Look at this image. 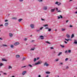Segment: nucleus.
Instances as JSON below:
<instances>
[{"mask_svg": "<svg viewBox=\"0 0 77 77\" xmlns=\"http://www.w3.org/2000/svg\"><path fill=\"white\" fill-rule=\"evenodd\" d=\"M42 9L43 10H47V7L44 6L43 7Z\"/></svg>", "mask_w": 77, "mask_h": 77, "instance_id": "f257e3e1", "label": "nucleus"}, {"mask_svg": "<svg viewBox=\"0 0 77 77\" xmlns=\"http://www.w3.org/2000/svg\"><path fill=\"white\" fill-rule=\"evenodd\" d=\"M30 27H31L32 29H33V28H34V27H35L34 25L32 24H31L30 25Z\"/></svg>", "mask_w": 77, "mask_h": 77, "instance_id": "f03ea898", "label": "nucleus"}, {"mask_svg": "<svg viewBox=\"0 0 77 77\" xmlns=\"http://www.w3.org/2000/svg\"><path fill=\"white\" fill-rule=\"evenodd\" d=\"M44 66H49V64H48L47 63H44Z\"/></svg>", "mask_w": 77, "mask_h": 77, "instance_id": "7ed1b4c3", "label": "nucleus"}, {"mask_svg": "<svg viewBox=\"0 0 77 77\" xmlns=\"http://www.w3.org/2000/svg\"><path fill=\"white\" fill-rule=\"evenodd\" d=\"M40 63H41V62H40V61H38L37 63H35V65H39Z\"/></svg>", "mask_w": 77, "mask_h": 77, "instance_id": "20e7f679", "label": "nucleus"}, {"mask_svg": "<svg viewBox=\"0 0 77 77\" xmlns=\"http://www.w3.org/2000/svg\"><path fill=\"white\" fill-rule=\"evenodd\" d=\"M19 44H20V43L18 42H17L14 43L15 45H18Z\"/></svg>", "mask_w": 77, "mask_h": 77, "instance_id": "39448f33", "label": "nucleus"}, {"mask_svg": "<svg viewBox=\"0 0 77 77\" xmlns=\"http://www.w3.org/2000/svg\"><path fill=\"white\" fill-rule=\"evenodd\" d=\"M26 72H26V71H25L23 72H22V73L23 75H24L25 74H26Z\"/></svg>", "mask_w": 77, "mask_h": 77, "instance_id": "423d86ee", "label": "nucleus"}, {"mask_svg": "<svg viewBox=\"0 0 77 77\" xmlns=\"http://www.w3.org/2000/svg\"><path fill=\"white\" fill-rule=\"evenodd\" d=\"M54 11H55V9H52L51 10V12H54Z\"/></svg>", "mask_w": 77, "mask_h": 77, "instance_id": "0eeeda50", "label": "nucleus"}, {"mask_svg": "<svg viewBox=\"0 0 77 77\" xmlns=\"http://www.w3.org/2000/svg\"><path fill=\"white\" fill-rule=\"evenodd\" d=\"M9 36H10V37H12L13 36V34L12 33H10L9 34Z\"/></svg>", "mask_w": 77, "mask_h": 77, "instance_id": "6e6552de", "label": "nucleus"}, {"mask_svg": "<svg viewBox=\"0 0 77 77\" xmlns=\"http://www.w3.org/2000/svg\"><path fill=\"white\" fill-rule=\"evenodd\" d=\"M8 23H5V26L6 27H7V26H8Z\"/></svg>", "mask_w": 77, "mask_h": 77, "instance_id": "1a4fd4ad", "label": "nucleus"}, {"mask_svg": "<svg viewBox=\"0 0 77 77\" xmlns=\"http://www.w3.org/2000/svg\"><path fill=\"white\" fill-rule=\"evenodd\" d=\"M40 38H41V39H44V36H43L40 35Z\"/></svg>", "mask_w": 77, "mask_h": 77, "instance_id": "9d476101", "label": "nucleus"}, {"mask_svg": "<svg viewBox=\"0 0 77 77\" xmlns=\"http://www.w3.org/2000/svg\"><path fill=\"white\" fill-rule=\"evenodd\" d=\"M56 9L57 11V12H61V11H60L58 10V8H56Z\"/></svg>", "mask_w": 77, "mask_h": 77, "instance_id": "9b49d317", "label": "nucleus"}, {"mask_svg": "<svg viewBox=\"0 0 77 77\" xmlns=\"http://www.w3.org/2000/svg\"><path fill=\"white\" fill-rule=\"evenodd\" d=\"M66 36H67V37L68 38H69V37H70L69 35L68 34H66Z\"/></svg>", "mask_w": 77, "mask_h": 77, "instance_id": "f8f14e48", "label": "nucleus"}, {"mask_svg": "<svg viewBox=\"0 0 77 77\" xmlns=\"http://www.w3.org/2000/svg\"><path fill=\"white\" fill-rule=\"evenodd\" d=\"M22 20H23V19H19L18 20V21L19 22H21Z\"/></svg>", "mask_w": 77, "mask_h": 77, "instance_id": "ddd939ff", "label": "nucleus"}, {"mask_svg": "<svg viewBox=\"0 0 77 77\" xmlns=\"http://www.w3.org/2000/svg\"><path fill=\"white\" fill-rule=\"evenodd\" d=\"M62 54V53L61 52H60L59 54L57 55V56H60V54Z\"/></svg>", "mask_w": 77, "mask_h": 77, "instance_id": "4468645a", "label": "nucleus"}, {"mask_svg": "<svg viewBox=\"0 0 77 77\" xmlns=\"http://www.w3.org/2000/svg\"><path fill=\"white\" fill-rule=\"evenodd\" d=\"M12 20H17V17H12Z\"/></svg>", "mask_w": 77, "mask_h": 77, "instance_id": "2eb2a0df", "label": "nucleus"}, {"mask_svg": "<svg viewBox=\"0 0 77 77\" xmlns=\"http://www.w3.org/2000/svg\"><path fill=\"white\" fill-rule=\"evenodd\" d=\"M20 55H16V57H17V58H18V57H20Z\"/></svg>", "mask_w": 77, "mask_h": 77, "instance_id": "dca6fc26", "label": "nucleus"}, {"mask_svg": "<svg viewBox=\"0 0 77 77\" xmlns=\"http://www.w3.org/2000/svg\"><path fill=\"white\" fill-rule=\"evenodd\" d=\"M65 40H66V41H67V42H68V41H69V40H71V39H67L66 38H65Z\"/></svg>", "mask_w": 77, "mask_h": 77, "instance_id": "f3484780", "label": "nucleus"}, {"mask_svg": "<svg viewBox=\"0 0 77 77\" xmlns=\"http://www.w3.org/2000/svg\"><path fill=\"white\" fill-rule=\"evenodd\" d=\"M2 61H7V60H6V59H2Z\"/></svg>", "mask_w": 77, "mask_h": 77, "instance_id": "a211bd4d", "label": "nucleus"}, {"mask_svg": "<svg viewBox=\"0 0 77 77\" xmlns=\"http://www.w3.org/2000/svg\"><path fill=\"white\" fill-rule=\"evenodd\" d=\"M46 74H50V72H46Z\"/></svg>", "mask_w": 77, "mask_h": 77, "instance_id": "6ab92c4d", "label": "nucleus"}, {"mask_svg": "<svg viewBox=\"0 0 77 77\" xmlns=\"http://www.w3.org/2000/svg\"><path fill=\"white\" fill-rule=\"evenodd\" d=\"M12 67H11V66H9L8 69H12Z\"/></svg>", "mask_w": 77, "mask_h": 77, "instance_id": "aec40b11", "label": "nucleus"}, {"mask_svg": "<svg viewBox=\"0 0 77 77\" xmlns=\"http://www.w3.org/2000/svg\"><path fill=\"white\" fill-rule=\"evenodd\" d=\"M48 31H49V32H50V31H51V29L50 28L48 29Z\"/></svg>", "mask_w": 77, "mask_h": 77, "instance_id": "412c9836", "label": "nucleus"}, {"mask_svg": "<svg viewBox=\"0 0 77 77\" xmlns=\"http://www.w3.org/2000/svg\"><path fill=\"white\" fill-rule=\"evenodd\" d=\"M60 46L62 48H64L65 47V46L63 45H60Z\"/></svg>", "mask_w": 77, "mask_h": 77, "instance_id": "4be33fe9", "label": "nucleus"}, {"mask_svg": "<svg viewBox=\"0 0 77 77\" xmlns=\"http://www.w3.org/2000/svg\"><path fill=\"white\" fill-rule=\"evenodd\" d=\"M66 30V29H62V31H65Z\"/></svg>", "mask_w": 77, "mask_h": 77, "instance_id": "5701e85b", "label": "nucleus"}, {"mask_svg": "<svg viewBox=\"0 0 77 77\" xmlns=\"http://www.w3.org/2000/svg\"><path fill=\"white\" fill-rule=\"evenodd\" d=\"M74 35L73 34H72V35L71 38H74Z\"/></svg>", "mask_w": 77, "mask_h": 77, "instance_id": "b1692460", "label": "nucleus"}, {"mask_svg": "<svg viewBox=\"0 0 77 77\" xmlns=\"http://www.w3.org/2000/svg\"><path fill=\"white\" fill-rule=\"evenodd\" d=\"M3 65V64H2V63L0 64V66H2Z\"/></svg>", "mask_w": 77, "mask_h": 77, "instance_id": "393cba45", "label": "nucleus"}, {"mask_svg": "<svg viewBox=\"0 0 77 77\" xmlns=\"http://www.w3.org/2000/svg\"><path fill=\"white\" fill-rule=\"evenodd\" d=\"M74 43L75 44H77V42L76 41H75L74 42Z\"/></svg>", "mask_w": 77, "mask_h": 77, "instance_id": "a878e982", "label": "nucleus"}, {"mask_svg": "<svg viewBox=\"0 0 77 77\" xmlns=\"http://www.w3.org/2000/svg\"><path fill=\"white\" fill-rule=\"evenodd\" d=\"M46 42V43H48V44H51L50 42Z\"/></svg>", "mask_w": 77, "mask_h": 77, "instance_id": "bb28decb", "label": "nucleus"}, {"mask_svg": "<svg viewBox=\"0 0 77 77\" xmlns=\"http://www.w3.org/2000/svg\"><path fill=\"white\" fill-rule=\"evenodd\" d=\"M68 53H71V51L70 50H69L68 51Z\"/></svg>", "mask_w": 77, "mask_h": 77, "instance_id": "cd10ccee", "label": "nucleus"}, {"mask_svg": "<svg viewBox=\"0 0 77 77\" xmlns=\"http://www.w3.org/2000/svg\"><path fill=\"white\" fill-rule=\"evenodd\" d=\"M36 59L35 58L34 60V62H36Z\"/></svg>", "mask_w": 77, "mask_h": 77, "instance_id": "c85d7f7f", "label": "nucleus"}, {"mask_svg": "<svg viewBox=\"0 0 77 77\" xmlns=\"http://www.w3.org/2000/svg\"><path fill=\"white\" fill-rule=\"evenodd\" d=\"M3 46H4V47H7V45H2Z\"/></svg>", "mask_w": 77, "mask_h": 77, "instance_id": "c756f323", "label": "nucleus"}, {"mask_svg": "<svg viewBox=\"0 0 77 77\" xmlns=\"http://www.w3.org/2000/svg\"><path fill=\"white\" fill-rule=\"evenodd\" d=\"M29 66H30V67H32V66L31 65V64H29Z\"/></svg>", "mask_w": 77, "mask_h": 77, "instance_id": "7c9ffc66", "label": "nucleus"}, {"mask_svg": "<svg viewBox=\"0 0 77 77\" xmlns=\"http://www.w3.org/2000/svg\"><path fill=\"white\" fill-rule=\"evenodd\" d=\"M38 1L39 2H42V0H38Z\"/></svg>", "mask_w": 77, "mask_h": 77, "instance_id": "2f4dec72", "label": "nucleus"}, {"mask_svg": "<svg viewBox=\"0 0 77 77\" xmlns=\"http://www.w3.org/2000/svg\"><path fill=\"white\" fill-rule=\"evenodd\" d=\"M44 26L45 27L47 26H48V25H47V24L45 25H44Z\"/></svg>", "mask_w": 77, "mask_h": 77, "instance_id": "473e14b6", "label": "nucleus"}, {"mask_svg": "<svg viewBox=\"0 0 77 77\" xmlns=\"http://www.w3.org/2000/svg\"><path fill=\"white\" fill-rule=\"evenodd\" d=\"M26 60V58L24 57L23 58L22 60Z\"/></svg>", "mask_w": 77, "mask_h": 77, "instance_id": "72a5a7b5", "label": "nucleus"}, {"mask_svg": "<svg viewBox=\"0 0 77 77\" xmlns=\"http://www.w3.org/2000/svg\"><path fill=\"white\" fill-rule=\"evenodd\" d=\"M61 5V3H59V4H57V5H58V6H59V5Z\"/></svg>", "mask_w": 77, "mask_h": 77, "instance_id": "f704fd0d", "label": "nucleus"}, {"mask_svg": "<svg viewBox=\"0 0 77 77\" xmlns=\"http://www.w3.org/2000/svg\"><path fill=\"white\" fill-rule=\"evenodd\" d=\"M60 16L61 18H63V17H62V15H60Z\"/></svg>", "mask_w": 77, "mask_h": 77, "instance_id": "c9c22d12", "label": "nucleus"}, {"mask_svg": "<svg viewBox=\"0 0 77 77\" xmlns=\"http://www.w3.org/2000/svg\"><path fill=\"white\" fill-rule=\"evenodd\" d=\"M58 3H59V2H56L55 3V4H56V5H58Z\"/></svg>", "mask_w": 77, "mask_h": 77, "instance_id": "e433bc0d", "label": "nucleus"}, {"mask_svg": "<svg viewBox=\"0 0 77 77\" xmlns=\"http://www.w3.org/2000/svg\"><path fill=\"white\" fill-rule=\"evenodd\" d=\"M11 48H13V47H14V45H11Z\"/></svg>", "mask_w": 77, "mask_h": 77, "instance_id": "4c0bfd02", "label": "nucleus"}, {"mask_svg": "<svg viewBox=\"0 0 77 77\" xmlns=\"http://www.w3.org/2000/svg\"><path fill=\"white\" fill-rule=\"evenodd\" d=\"M43 28H44L43 27L41 28L40 29V30H42V29H43Z\"/></svg>", "mask_w": 77, "mask_h": 77, "instance_id": "58836bf2", "label": "nucleus"}, {"mask_svg": "<svg viewBox=\"0 0 77 77\" xmlns=\"http://www.w3.org/2000/svg\"><path fill=\"white\" fill-rule=\"evenodd\" d=\"M7 21H8V20H5V22H7Z\"/></svg>", "mask_w": 77, "mask_h": 77, "instance_id": "ea45409f", "label": "nucleus"}, {"mask_svg": "<svg viewBox=\"0 0 77 77\" xmlns=\"http://www.w3.org/2000/svg\"><path fill=\"white\" fill-rule=\"evenodd\" d=\"M37 32H39V31H40V30L39 29H38V30H36Z\"/></svg>", "mask_w": 77, "mask_h": 77, "instance_id": "a19ab883", "label": "nucleus"}, {"mask_svg": "<svg viewBox=\"0 0 77 77\" xmlns=\"http://www.w3.org/2000/svg\"><path fill=\"white\" fill-rule=\"evenodd\" d=\"M42 21H45V19H43L42 18L41 19Z\"/></svg>", "mask_w": 77, "mask_h": 77, "instance_id": "79ce46f5", "label": "nucleus"}, {"mask_svg": "<svg viewBox=\"0 0 77 77\" xmlns=\"http://www.w3.org/2000/svg\"><path fill=\"white\" fill-rule=\"evenodd\" d=\"M58 19H60V17L59 16H58Z\"/></svg>", "mask_w": 77, "mask_h": 77, "instance_id": "37998d69", "label": "nucleus"}, {"mask_svg": "<svg viewBox=\"0 0 77 77\" xmlns=\"http://www.w3.org/2000/svg\"><path fill=\"white\" fill-rule=\"evenodd\" d=\"M64 42L65 44H67V42H66V41H64Z\"/></svg>", "mask_w": 77, "mask_h": 77, "instance_id": "c03bdc74", "label": "nucleus"}, {"mask_svg": "<svg viewBox=\"0 0 77 77\" xmlns=\"http://www.w3.org/2000/svg\"><path fill=\"white\" fill-rule=\"evenodd\" d=\"M35 40H32V42H34Z\"/></svg>", "mask_w": 77, "mask_h": 77, "instance_id": "a18cd8bd", "label": "nucleus"}, {"mask_svg": "<svg viewBox=\"0 0 77 77\" xmlns=\"http://www.w3.org/2000/svg\"><path fill=\"white\" fill-rule=\"evenodd\" d=\"M68 58H66V59H65V60L66 61V60H68Z\"/></svg>", "mask_w": 77, "mask_h": 77, "instance_id": "49530a36", "label": "nucleus"}, {"mask_svg": "<svg viewBox=\"0 0 77 77\" xmlns=\"http://www.w3.org/2000/svg\"><path fill=\"white\" fill-rule=\"evenodd\" d=\"M51 49H54V48L53 47H51L50 48Z\"/></svg>", "mask_w": 77, "mask_h": 77, "instance_id": "de8ad7c7", "label": "nucleus"}, {"mask_svg": "<svg viewBox=\"0 0 77 77\" xmlns=\"http://www.w3.org/2000/svg\"><path fill=\"white\" fill-rule=\"evenodd\" d=\"M1 26H3V24H1L0 25V27H1Z\"/></svg>", "mask_w": 77, "mask_h": 77, "instance_id": "09e8293b", "label": "nucleus"}, {"mask_svg": "<svg viewBox=\"0 0 77 77\" xmlns=\"http://www.w3.org/2000/svg\"><path fill=\"white\" fill-rule=\"evenodd\" d=\"M31 50H34V48L31 49Z\"/></svg>", "mask_w": 77, "mask_h": 77, "instance_id": "8fccbe9b", "label": "nucleus"}, {"mask_svg": "<svg viewBox=\"0 0 77 77\" xmlns=\"http://www.w3.org/2000/svg\"><path fill=\"white\" fill-rule=\"evenodd\" d=\"M39 59V57H37V60H38V59Z\"/></svg>", "mask_w": 77, "mask_h": 77, "instance_id": "3c124183", "label": "nucleus"}, {"mask_svg": "<svg viewBox=\"0 0 77 77\" xmlns=\"http://www.w3.org/2000/svg\"><path fill=\"white\" fill-rule=\"evenodd\" d=\"M67 52H68V51H65V53H67Z\"/></svg>", "mask_w": 77, "mask_h": 77, "instance_id": "603ef678", "label": "nucleus"}, {"mask_svg": "<svg viewBox=\"0 0 77 77\" xmlns=\"http://www.w3.org/2000/svg\"><path fill=\"white\" fill-rule=\"evenodd\" d=\"M70 27H72V26L70 25Z\"/></svg>", "mask_w": 77, "mask_h": 77, "instance_id": "864d4df0", "label": "nucleus"}, {"mask_svg": "<svg viewBox=\"0 0 77 77\" xmlns=\"http://www.w3.org/2000/svg\"><path fill=\"white\" fill-rule=\"evenodd\" d=\"M4 74H5V75H7V73H4Z\"/></svg>", "mask_w": 77, "mask_h": 77, "instance_id": "5fc2aeb1", "label": "nucleus"}, {"mask_svg": "<svg viewBox=\"0 0 77 77\" xmlns=\"http://www.w3.org/2000/svg\"><path fill=\"white\" fill-rule=\"evenodd\" d=\"M41 77V75H38V77Z\"/></svg>", "mask_w": 77, "mask_h": 77, "instance_id": "6e6d98bb", "label": "nucleus"}, {"mask_svg": "<svg viewBox=\"0 0 77 77\" xmlns=\"http://www.w3.org/2000/svg\"><path fill=\"white\" fill-rule=\"evenodd\" d=\"M27 38H25V41H27Z\"/></svg>", "mask_w": 77, "mask_h": 77, "instance_id": "4d7b16f0", "label": "nucleus"}, {"mask_svg": "<svg viewBox=\"0 0 77 77\" xmlns=\"http://www.w3.org/2000/svg\"><path fill=\"white\" fill-rule=\"evenodd\" d=\"M69 21V20H66V23H68V22Z\"/></svg>", "mask_w": 77, "mask_h": 77, "instance_id": "13d9d810", "label": "nucleus"}, {"mask_svg": "<svg viewBox=\"0 0 77 77\" xmlns=\"http://www.w3.org/2000/svg\"><path fill=\"white\" fill-rule=\"evenodd\" d=\"M26 67V66H22V68H24V67Z\"/></svg>", "mask_w": 77, "mask_h": 77, "instance_id": "bf43d9fd", "label": "nucleus"}, {"mask_svg": "<svg viewBox=\"0 0 77 77\" xmlns=\"http://www.w3.org/2000/svg\"><path fill=\"white\" fill-rule=\"evenodd\" d=\"M58 60H59V59H57V60H56V62H57V61H58Z\"/></svg>", "mask_w": 77, "mask_h": 77, "instance_id": "052dcab7", "label": "nucleus"}, {"mask_svg": "<svg viewBox=\"0 0 77 77\" xmlns=\"http://www.w3.org/2000/svg\"><path fill=\"white\" fill-rule=\"evenodd\" d=\"M45 29H48L49 28H48V27H46V28H45Z\"/></svg>", "mask_w": 77, "mask_h": 77, "instance_id": "680f3d73", "label": "nucleus"}, {"mask_svg": "<svg viewBox=\"0 0 77 77\" xmlns=\"http://www.w3.org/2000/svg\"><path fill=\"white\" fill-rule=\"evenodd\" d=\"M23 0H20V2H23Z\"/></svg>", "mask_w": 77, "mask_h": 77, "instance_id": "e2e57ef3", "label": "nucleus"}, {"mask_svg": "<svg viewBox=\"0 0 77 77\" xmlns=\"http://www.w3.org/2000/svg\"><path fill=\"white\" fill-rule=\"evenodd\" d=\"M68 66H67L66 67V69H68Z\"/></svg>", "mask_w": 77, "mask_h": 77, "instance_id": "0e129e2a", "label": "nucleus"}, {"mask_svg": "<svg viewBox=\"0 0 77 77\" xmlns=\"http://www.w3.org/2000/svg\"><path fill=\"white\" fill-rule=\"evenodd\" d=\"M75 13H76V14H77V11L75 12Z\"/></svg>", "mask_w": 77, "mask_h": 77, "instance_id": "69168bd1", "label": "nucleus"}, {"mask_svg": "<svg viewBox=\"0 0 77 77\" xmlns=\"http://www.w3.org/2000/svg\"><path fill=\"white\" fill-rule=\"evenodd\" d=\"M46 77H48V75H47Z\"/></svg>", "mask_w": 77, "mask_h": 77, "instance_id": "338daca9", "label": "nucleus"}, {"mask_svg": "<svg viewBox=\"0 0 77 77\" xmlns=\"http://www.w3.org/2000/svg\"><path fill=\"white\" fill-rule=\"evenodd\" d=\"M11 77H15V76H12Z\"/></svg>", "mask_w": 77, "mask_h": 77, "instance_id": "774afa93", "label": "nucleus"}]
</instances>
